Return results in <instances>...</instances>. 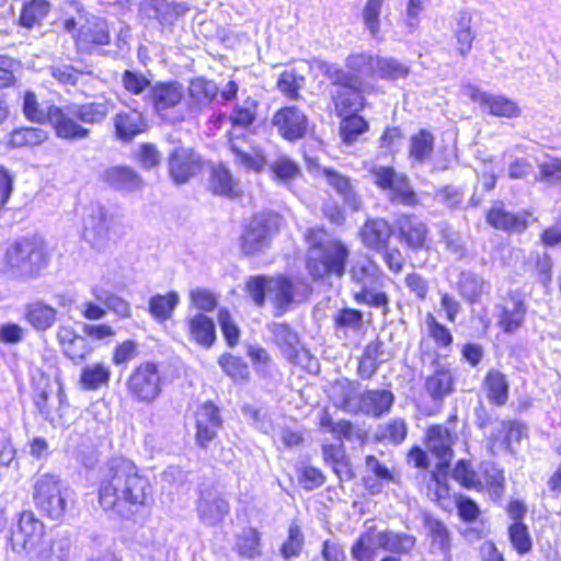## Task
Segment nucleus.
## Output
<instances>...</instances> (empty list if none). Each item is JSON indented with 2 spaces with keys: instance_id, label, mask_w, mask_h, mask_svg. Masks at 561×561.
<instances>
[{
  "instance_id": "61",
  "label": "nucleus",
  "mask_w": 561,
  "mask_h": 561,
  "mask_svg": "<svg viewBox=\"0 0 561 561\" xmlns=\"http://www.w3.org/2000/svg\"><path fill=\"white\" fill-rule=\"evenodd\" d=\"M238 553L248 559H254L262 554L261 534L257 529L249 527L243 529L237 541Z\"/></svg>"
},
{
  "instance_id": "39",
  "label": "nucleus",
  "mask_w": 561,
  "mask_h": 561,
  "mask_svg": "<svg viewBox=\"0 0 561 561\" xmlns=\"http://www.w3.org/2000/svg\"><path fill=\"white\" fill-rule=\"evenodd\" d=\"M383 353V342L379 339L370 341L358 358L356 374L362 380H370L376 375Z\"/></svg>"
},
{
  "instance_id": "16",
  "label": "nucleus",
  "mask_w": 561,
  "mask_h": 561,
  "mask_svg": "<svg viewBox=\"0 0 561 561\" xmlns=\"http://www.w3.org/2000/svg\"><path fill=\"white\" fill-rule=\"evenodd\" d=\"M222 426L220 409L215 402L208 400L199 404L194 412V439L197 447L207 451Z\"/></svg>"
},
{
  "instance_id": "6",
  "label": "nucleus",
  "mask_w": 561,
  "mask_h": 561,
  "mask_svg": "<svg viewBox=\"0 0 561 561\" xmlns=\"http://www.w3.org/2000/svg\"><path fill=\"white\" fill-rule=\"evenodd\" d=\"M244 289L259 308L265 306L267 291L275 309V316H282L288 311L296 296L294 279L285 274L251 276L245 282Z\"/></svg>"
},
{
  "instance_id": "36",
  "label": "nucleus",
  "mask_w": 561,
  "mask_h": 561,
  "mask_svg": "<svg viewBox=\"0 0 561 561\" xmlns=\"http://www.w3.org/2000/svg\"><path fill=\"white\" fill-rule=\"evenodd\" d=\"M48 138L49 133L41 127L22 126L10 131L7 144L11 149H30L43 145Z\"/></svg>"
},
{
  "instance_id": "29",
  "label": "nucleus",
  "mask_w": 561,
  "mask_h": 561,
  "mask_svg": "<svg viewBox=\"0 0 561 561\" xmlns=\"http://www.w3.org/2000/svg\"><path fill=\"white\" fill-rule=\"evenodd\" d=\"M188 340L203 348H210L217 340L214 320L203 312L185 319Z\"/></svg>"
},
{
  "instance_id": "12",
  "label": "nucleus",
  "mask_w": 561,
  "mask_h": 561,
  "mask_svg": "<svg viewBox=\"0 0 561 561\" xmlns=\"http://www.w3.org/2000/svg\"><path fill=\"white\" fill-rule=\"evenodd\" d=\"M375 56L366 51L351 53L344 60L345 70L335 64L321 61L319 69L325 77H336L358 87H367L366 78L375 75Z\"/></svg>"
},
{
  "instance_id": "33",
  "label": "nucleus",
  "mask_w": 561,
  "mask_h": 561,
  "mask_svg": "<svg viewBox=\"0 0 561 561\" xmlns=\"http://www.w3.org/2000/svg\"><path fill=\"white\" fill-rule=\"evenodd\" d=\"M259 108L260 102L252 96H247L242 103L234 104L228 116L231 128L236 130L253 128L259 118Z\"/></svg>"
},
{
  "instance_id": "50",
  "label": "nucleus",
  "mask_w": 561,
  "mask_h": 561,
  "mask_svg": "<svg viewBox=\"0 0 561 561\" xmlns=\"http://www.w3.org/2000/svg\"><path fill=\"white\" fill-rule=\"evenodd\" d=\"M179 304V295L169 291L165 295L156 294L149 299L148 310L158 322H164L171 318Z\"/></svg>"
},
{
  "instance_id": "60",
  "label": "nucleus",
  "mask_w": 561,
  "mask_h": 561,
  "mask_svg": "<svg viewBox=\"0 0 561 561\" xmlns=\"http://www.w3.org/2000/svg\"><path fill=\"white\" fill-rule=\"evenodd\" d=\"M353 300L358 305H366L371 308L380 309L383 316L388 314L390 311V299L387 293L378 290L370 291V289L366 286H362V288L353 294Z\"/></svg>"
},
{
  "instance_id": "21",
  "label": "nucleus",
  "mask_w": 561,
  "mask_h": 561,
  "mask_svg": "<svg viewBox=\"0 0 561 561\" xmlns=\"http://www.w3.org/2000/svg\"><path fill=\"white\" fill-rule=\"evenodd\" d=\"M527 301L519 290H510L499 306L497 325L507 334L518 331L525 323Z\"/></svg>"
},
{
  "instance_id": "17",
  "label": "nucleus",
  "mask_w": 561,
  "mask_h": 561,
  "mask_svg": "<svg viewBox=\"0 0 561 561\" xmlns=\"http://www.w3.org/2000/svg\"><path fill=\"white\" fill-rule=\"evenodd\" d=\"M335 89L330 92V101L337 116L350 112H362L367 106V87H358L336 77H327Z\"/></svg>"
},
{
  "instance_id": "49",
  "label": "nucleus",
  "mask_w": 561,
  "mask_h": 561,
  "mask_svg": "<svg viewBox=\"0 0 561 561\" xmlns=\"http://www.w3.org/2000/svg\"><path fill=\"white\" fill-rule=\"evenodd\" d=\"M218 365L233 382L243 383L250 380V367L241 356L224 353L218 357Z\"/></svg>"
},
{
  "instance_id": "1",
  "label": "nucleus",
  "mask_w": 561,
  "mask_h": 561,
  "mask_svg": "<svg viewBox=\"0 0 561 561\" xmlns=\"http://www.w3.org/2000/svg\"><path fill=\"white\" fill-rule=\"evenodd\" d=\"M96 502L104 513L126 517L152 504L153 484L135 461L113 457L99 468Z\"/></svg>"
},
{
  "instance_id": "31",
  "label": "nucleus",
  "mask_w": 561,
  "mask_h": 561,
  "mask_svg": "<svg viewBox=\"0 0 561 561\" xmlns=\"http://www.w3.org/2000/svg\"><path fill=\"white\" fill-rule=\"evenodd\" d=\"M318 425L320 428L329 431L337 440H357L360 444H365L368 440L367 431L356 427L347 419L334 422L328 410H324L320 415Z\"/></svg>"
},
{
  "instance_id": "9",
  "label": "nucleus",
  "mask_w": 561,
  "mask_h": 561,
  "mask_svg": "<svg viewBox=\"0 0 561 561\" xmlns=\"http://www.w3.org/2000/svg\"><path fill=\"white\" fill-rule=\"evenodd\" d=\"M165 383L161 365L144 360L134 366L126 379V391L130 399L141 404H152L163 392Z\"/></svg>"
},
{
  "instance_id": "58",
  "label": "nucleus",
  "mask_w": 561,
  "mask_h": 561,
  "mask_svg": "<svg viewBox=\"0 0 561 561\" xmlns=\"http://www.w3.org/2000/svg\"><path fill=\"white\" fill-rule=\"evenodd\" d=\"M428 336L434 344L442 350H450L454 344V335L449 328L440 323L436 317L428 312L425 317Z\"/></svg>"
},
{
  "instance_id": "13",
  "label": "nucleus",
  "mask_w": 561,
  "mask_h": 561,
  "mask_svg": "<svg viewBox=\"0 0 561 561\" xmlns=\"http://www.w3.org/2000/svg\"><path fill=\"white\" fill-rule=\"evenodd\" d=\"M72 42L77 54H99L112 43L111 24L106 19L100 16L88 19L73 33Z\"/></svg>"
},
{
  "instance_id": "15",
  "label": "nucleus",
  "mask_w": 561,
  "mask_h": 561,
  "mask_svg": "<svg viewBox=\"0 0 561 561\" xmlns=\"http://www.w3.org/2000/svg\"><path fill=\"white\" fill-rule=\"evenodd\" d=\"M485 221L494 230L503 231L507 234H520L530 225L538 222V218L530 210L510 211L504 202L497 199L485 211Z\"/></svg>"
},
{
  "instance_id": "57",
  "label": "nucleus",
  "mask_w": 561,
  "mask_h": 561,
  "mask_svg": "<svg viewBox=\"0 0 561 561\" xmlns=\"http://www.w3.org/2000/svg\"><path fill=\"white\" fill-rule=\"evenodd\" d=\"M375 72L383 80L394 81L410 73V68L394 58L375 57Z\"/></svg>"
},
{
  "instance_id": "56",
  "label": "nucleus",
  "mask_w": 561,
  "mask_h": 561,
  "mask_svg": "<svg viewBox=\"0 0 561 561\" xmlns=\"http://www.w3.org/2000/svg\"><path fill=\"white\" fill-rule=\"evenodd\" d=\"M53 79L64 87H76L84 76L93 77L91 70L78 69L70 64L54 65L49 69Z\"/></svg>"
},
{
  "instance_id": "46",
  "label": "nucleus",
  "mask_w": 561,
  "mask_h": 561,
  "mask_svg": "<svg viewBox=\"0 0 561 561\" xmlns=\"http://www.w3.org/2000/svg\"><path fill=\"white\" fill-rule=\"evenodd\" d=\"M363 401L366 404L367 413L378 419L390 412L394 403V396L387 389L367 390L363 393Z\"/></svg>"
},
{
  "instance_id": "48",
  "label": "nucleus",
  "mask_w": 561,
  "mask_h": 561,
  "mask_svg": "<svg viewBox=\"0 0 561 561\" xmlns=\"http://www.w3.org/2000/svg\"><path fill=\"white\" fill-rule=\"evenodd\" d=\"M350 278L357 285H364L368 280H375L382 276V270L368 254L352 263L348 270Z\"/></svg>"
},
{
  "instance_id": "62",
  "label": "nucleus",
  "mask_w": 561,
  "mask_h": 561,
  "mask_svg": "<svg viewBox=\"0 0 561 561\" xmlns=\"http://www.w3.org/2000/svg\"><path fill=\"white\" fill-rule=\"evenodd\" d=\"M501 427V440L506 450L512 451L514 444H519L527 437V426L518 420H503Z\"/></svg>"
},
{
  "instance_id": "63",
  "label": "nucleus",
  "mask_w": 561,
  "mask_h": 561,
  "mask_svg": "<svg viewBox=\"0 0 561 561\" xmlns=\"http://www.w3.org/2000/svg\"><path fill=\"white\" fill-rule=\"evenodd\" d=\"M304 534L297 523H291L288 527V534L285 541L282 543L279 551L285 560L297 558L304 547Z\"/></svg>"
},
{
  "instance_id": "22",
  "label": "nucleus",
  "mask_w": 561,
  "mask_h": 561,
  "mask_svg": "<svg viewBox=\"0 0 561 561\" xmlns=\"http://www.w3.org/2000/svg\"><path fill=\"white\" fill-rule=\"evenodd\" d=\"M112 124L115 139L122 142H131L149 128L147 116L137 107L118 111L112 117Z\"/></svg>"
},
{
  "instance_id": "54",
  "label": "nucleus",
  "mask_w": 561,
  "mask_h": 561,
  "mask_svg": "<svg viewBox=\"0 0 561 561\" xmlns=\"http://www.w3.org/2000/svg\"><path fill=\"white\" fill-rule=\"evenodd\" d=\"M333 325L337 332L343 334H346L348 331H362L364 328V314L358 309L344 307L334 314Z\"/></svg>"
},
{
  "instance_id": "4",
  "label": "nucleus",
  "mask_w": 561,
  "mask_h": 561,
  "mask_svg": "<svg viewBox=\"0 0 561 561\" xmlns=\"http://www.w3.org/2000/svg\"><path fill=\"white\" fill-rule=\"evenodd\" d=\"M48 263L49 254L44 241L36 236H27L5 245L0 259V271L11 277L34 278Z\"/></svg>"
},
{
  "instance_id": "45",
  "label": "nucleus",
  "mask_w": 561,
  "mask_h": 561,
  "mask_svg": "<svg viewBox=\"0 0 561 561\" xmlns=\"http://www.w3.org/2000/svg\"><path fill=\"white\" fill-rule=\"evenodd\" d=\"M218 92L216 83L203 77L191 80L188 85L191 102L199 110L210 105L216 100Z\"/></svg>"
},
{
  "instance_id": "64",
  "label": "nucleus",
  "mask_w": 561,
  "mask_h": 561,
  "mask_svg": "<svg viewBox=\"0 0 561 561\" xmlns=\"http://www.w3.org/2000/svg\"><path fill=\"white\" fill-rule=\"evenodd\" d=\"M217 321L226 344L231 348L237 346L240 342L241 331L233 320L231 312L227 308L219 309Z\"/></svg>"
},
{
  "instance_id": "23",
  "label": "nucleus",
  "mask_w": 561,
  "mask_h": 561,
  "mask_svg": "<svg viewBox=\"0 0 561 561\" xmlns=\"http://www.w3.org/2000/svg\"><path fill=\"white\" fill-rule=\"evenodd\" d=\"M183 84L175 80L157 81L148 92V100L152 111L163 116L169 111L178 107L184 101Z\"/></svg>"
},
{
  "instance_id": "51",
  "label": "nucleus",
  "mask_w": 561,
  "mask_h": 561,
  "mask_svg": "<svg viewBox=\"0 0 561 561\" xmlns=\"http://www.w3.org/2000/svg\"><path fill=\"white\" fill-rule=\"evenodd\" d=\"M507 538L518 556H526L533 551L534 540L526 523H511L507 527Z\"/></svg>"
},
{
  "instance_id": "53",
  "label": "nucleus",
  "mask_w": 561,
  "mask_h": 561,
  "mask_svg": "<svg viewBox=\"0 0 561 561\" xmlns=\"http://www.w3.org/2000/svg\"><path fill=\"white\" fill-rule=\"evenodd\" d=\"M270 171L272 179L283 184H288L301 175L299 163L287 156L277 157L270 164Z\"/></svg>"
},
{
  "instance_id": "30",
  "label": "nucleus",
  "mask_w": 561,
  "mask_h": 561,
  "mask_svg": "<svg viewBox=\"0 0 561 561\" xmlns=\"http://www.w3.org/2000/svg\"><path fill=\"white\" fill-rule=\"evenodd\" d=\"M481 388L491 405L501 408L510 400V381L507 376L497 368H489L481 381Z\"/></svg>"
},
{
  "instance_id": "28",
  "label": "nucleus",
  "mask_w": 561,
  "mask_h": 561,
  "mask_svg": "<svg viewBox=\"0 0 561 561\" xmlns=\"http://www.w3.org/2000/svg\"><path fill=\"white\" fill-rule=\"evenodd\" d=\"M100 182L107 188L133 192L142 187L140 175L128 165H112L100 174Z\"/></svg>"
},
{
  "instance_id": "26",
  "label": "nucleus",
  "mask_w": 561,
  "mask_h": 561,
  "mask_svg": "<svg viewBox=\"0 0 561 561\" xmlns=\"http://www.w3.org/2000/svg\"><path fill=\"white\" fill-rule=\"evenodd\" d=\"M321 455L324 465L332 470L340 481H351L355 479L356 472L343 440H339L337 443H323L321 445Z\"/></svg>"
},
{
  "instance_id": "34",
  "label": "nucleus",
  "mask_w": 561,
  "mask_h": 561,
  "mask_svg": "<svg viewBox=\"0 0 561 561\" xmlns=\"http://www.w3.org/2000/svg\"><path fill=\"white\" fill-rule=\"evenodd\" d=\"M320 173L325 179L327 183L352 207V209H359L360 198L355 192L348 176L332 168H323Z\"/></svg>"
},
{
  "instance_id": "19",
  "label": "nucleus",
  "mask_w": 561,
  "mask_h": 561,
  "mask_svg": "<svg viewBox=\"0 0 561 561\" xmlns=\"http://www.w3.org/2000/svg\"><path fill=\"white\" fill-rule=\"evenodd\" d=\"M56 340L62 355L73 364L85 362L95 350L87 335L80 334L70 323H64L57 328Z\"/></svg>"
},
{
  "instance_id": "7",
  "label": "nucleus",
  "mask_w": 561,
  "mask_h": 561,
  "mask_svg": "<svg viewBox=\"0 0 561 561\" xmlns=\"http://www.w3.org/2000/svg\"><path fill=\"white\" fill-rule=\"evenodd\" d=\"M32 499L45 518L61 522L66 516V488L58 474L46 472L37 476L32 484Z\"/></svg>"
},
{
  "instance_id": "32",
  "label": "nucleus",
  "mask_w": 561,
  "mask_h": 561,
  "mask_svg": "<svg viewBox=\"0 0 561 561\" xmlns=\"http://www.w3.org/2000/svg\"><path fill=\"white\" fill-rule=\"evenodd\" d=\"M208 190L211 194L229 199L242 196L243 191L231 172L222 164L211 168L208 179Z\"/></svg>"
},
{
  "instance_id": "5",
  "label": "nucleus",
  "mask_w": 561,
  "mask_h": 561,
  "mask_svg": "<svg viewBox=\"0 0 561 561\" xmlns=\"http://www.w3.org/2000/svg\"><path fill=\"white\" fill-rule=\"evenodd\" d=\"M394 234L392 225L385 217H367L359 227L357 236L363 247L380 253L382 262L392 274H400L405 266V256L398 247H391Z\"/></svg>"
},
{
  "instance_id": "3",
  "label": "nucleus",
  "mask_w": 561,
  "mask_h": 561,
  "mask_svg": "<svg viewBox=\"0 0 561 561\" xmlns=\"http://www.w3.org/2000/svg\"><path fill=\"white\" fill-rule=\"evenodd\" d=\"M325 234L323 227L308 228L304 240L308 244L306 270L313 280H323L331 276L341 278L346 273L351 251L345 242L331 239L323 242Z\"/></svg>"
},
{
  "instance_id": "35",
  "label": "nucleus",
  "mask_w": 561,
  "mask_h": 561,
  "mask_svg": "<svg viewBox=\"0 0 561 561\" xmlns=\"http://www.w3.org/2000/svg\"><path fill=\"white\" fill-rule=\"evenodd\" d=\"M455 48L461 57H467L472 49L476 34L472 30V14L468 11H460L455 20L453 28Z\"/></svg>"
},
{
  "instance_id": "52",
  "label": "nucleus",
  "mask_w": 561,
  "mask_h": 561,
  "mask_svg": "<svg viewBox=\"0 0 561 561\" xmlns=\"http://www.w3.org/2000/svg\"><path fill=\"white\" fill-rule=\"evenodd\" d=\"M450 476L462 489L474 491L481 489L478 472L469 459H458L451 469Z\"/></svg>"
},
{
  "instance_id": "2",
  "label": "nucleus",
  "mask_w": 561,
  "mask_h": 561,
  "mask_svg": "<svg viewBox=\"0 0 561 561\" xmlns=\"http://www.w3.org/2000/svg\"><path fill=\"white\" fill-rule=\"evenodd\" d=\"M113 107L111 100H104L67 105L50 104L44 113L36 94L27 90L23 94L22 112L30 122L48 123L57 138L77 141L91 136V129L85 125L102 124Z\"/></svg>"
},
{
  "instance_id": "27",
  "label": "nucleus",
  "mask_w": 561,
  "mask_h": 561,
  "mask_svg": "<svg viewBox=\"0 0 561 561\" xmlns=\"http://www.w3.org/2000/svg\"><path fill=\"white\" fill-rule=\"evenodd\" d=\"M423 443L428 451L439 460L440 466L447 468L454 456L451 432L443 424H432L425 431Z\"/></svg>"
},
{
  "instance_id": "8",
  "label": "nucleus",
  "mask_w": 561,
  "mask_h": 561,
  "mask_svg": "<svg viewBox=\"0 0 561 561\" xmlns=\"http://www.w3.org/2000/svg\"><path fill=\"white\" fill-rule=\"evenodd\" d=\"M280 231V217L274 213H257L242 224L239 248L243 255L254 256L271 248Z\"/></svg>"
},
{
  "instance_id": "38",
  "label": "nucleus",
  "mask_w": 561,
  "mask_h": 561,
  "mask_svg": "<svg viewBox=\"0 0 561 561\" xmlns=\"http://www.w3.org/2000/svg\"><path fill=\"white\" fill-rule=\"evenodd\" d=\"M112 377L111 368L103 362L84 366L79 376V385L83 390L95 391L107 387Z\"/></svg>"
},
{
  "instance_id": "55",
  "label": "nucleus",
  "mask_w": 561,
  "mask_h": 561,
  "mask_svg": "<svg viewBox=\"0 0 561 561\" xmlns=\"http://www.w3.org/2000/svg\"><path fill=\"white\" fill-rule=\"evenodd\" d=\"M304 82L302 75H298L295 70H284L276 80V88L286 99L297 101L301 99L300 90Z\"/></svg>"
},
{
  "instance_id": "18",
  "label": "nucleus",
  "mask_w": 561,
  "mask_h": 561,
  "mask_svg": "<svg viewBox=\"0 0 561 561\" xmlns=\"http://www.w3.org/2000/svg\"><path fill=\"white\" fill-rule=\"evenodd\" d=\"M272 125L284 140L294 142L308 134L309 119L298 106L284 105L274 112Z\"/></svg>"
},
{
  "instance_id": "25",
  "label": "nucleus",
  "mask_w": 561,
  "mask_h": 561,
  "mask_svg": "<svg viewBox=\"0 0 561 561\" xmlns=\"http://www.w3.org/2000/svg\"><path fill=\"white\" fill-rule=\"evenodd\" d=\"M470 100L495 117L517 118L522 115L519 104L502 94H491L473 88L470 92Z\"/></svg>"
},
{
  "instance_id": "41",
  "label": "nucleus",
  "mask_w": 561,
  "mask_h": 561,
  "mask_svg": "<svg viewBox=\"0 0 561 561\" xmlns=\"http://www.w3.org/2000/svg\"><path fill=\"white\" fill-rule=\"evenodd\" d=\"M340 117L339 136L345 145H353L369 130V122L359 112H350Z\"/></svg>"
},
{
  "instance_id": "37",
  "label": "nucleus",
  "mask_w": 561,
  "mask_h": 561,
  "mask_svg": "<svg viewBox=\"0 0 561 561\" xmlns=\"http://www.w3.org/2000/svg\"><path fill=\"white\" fill-rule=\"evenodd\" d=\"M51 8L49 0H26L21 5L18 23L23 28L32 30L43 23Z\"/></svg>"
},
{
  "instance_id": "47",
  "label": "nucleus",
  "mask_w": 561,
  "mask_h": 561,
  "mask_svg": "<svg viewBox=\"0 0 561 561\" xmlns=\"http://www.w3.org/2000/svg\"><path fill=\"white\" fill-rule=\"evenodd\" d=\"M274 343L285 356L295 360L298 357L297 345L299 343L298 334L291 329L288 323H277L271 329Z\"/></svg>"
},
{
  "instance_id": "24",
  "label": "nucleus",
  "mask_w": 561,
  "mask_h": 561,
  "mask_svg": "<svg viewBox=\"0 0 561 561\" xmlns=\"http://www.w3.org/2000/svg\"><path fill=\"white\" fill-rule=\"evenodd\" d=\"M457 378L449 366L435 367L424 379L423 389L434 403L443 401L456 391Z\"/></svg>"
},
{
  "instance_id": "10",
  "label": "nucleus",
  "mask_w": 561,
  "mask_h": 561,
  "mask_svg": "<svg viewBox=\"0 0 561 561\" xmlns=\"http://www.w3.org/2000/svg\"><path fill=\"white\" fill-rule=\"evenodd\" d=\"M369 173L375 186L386 193L392 205L410 208L421 205V197L408 174L397 171L392 165L373 167Z\"/></svg>"
},
{
  "instance_id": "59",
  "label": "nucleus",
  "mask_w": 561,
  "mask_h": 561,
  "mask_svg": "<svg viewBox=\"0 0 561 561\" xmlns=\"http://www.w3.org/2000/svg\"><path fill=\"white\" fill-rule=\"evenodd\" d=\"M332 398L337 400L339 408L348 410L356 399L357 387L348 378H337L331 383Z\"/></svg>"
},
{
  "instance_id": "44",
  "label": "nucleus",
  "mask_w": 561,
  "mask_h": 561,
  "mask_svg": "<svg viewBox=\"0 0 561 561\" xmlns=\"http://www.w3.org/2000/svg\"><path fill=\"white\" fill-rule=\"evenodd\" d=\"M379 548L396 554H410L415 546V537L409 534L380 531L377 535Z\"/></svg>"
},
{
  "instance_id": "43",
  "label": "nucleus",
  "mask_w": 561,
  "mask_h": 561,
  "mask_svg": "<svg viewBox=\"0 0 561 561\" xmlns=\"http://www.w3.org/2000/svg\"><path fill=\"white\" fill-rule=\"evenodd\" d=\"M480 473L481 489L479 492L488 491L494 500L501 499L506 488L504 470L494 462H486L481 466Z\"/></svg>"
},
{
  "instance_id": "14",
  "label": "nucleus",
  "mask_w": 561,
  "mask_h": 561,
  "mask_svg": "<svg viewBox=\"0 0 561 561\" xmlns=\"http://www.w3.org/2000/svg\"><path fill=\"white\" fill-rule=\"evenodd\" d=\"M394 233L398 241L411 252L428 251L431 248V230L415 214L401 213L394 220Z\"/></svg>"
},
{
  "instance_id": "40",
  "label": "nucleus",
  "mask_w": 561,
  "mask_h": 561,
  "mask_svg": "<svg viewBox=\"0 0 561 561\" xmlns=\"http://www.w3.org/2000/svg\"><path fill=\"white\" fill-rule=\"evenodd\" d=\"M434 148V134L426 128H421L410 136L408 150L409 159L417 163L428 161L433 157Z\"/></svg>"
},
{
  "instance_id": "20",
  "label": "nucleus",
  "mask_w": 561,
  "mask_h": 561,
  "mask_svg": "<svg viewBox=\"0 0 561 561\" xmlns=\"http://www.w3.org/2000/svg\"><path fill=\"white\" fill-rule=\"evenodd\" d=\"M203 167V159L192 148L178 147L168 156V173L178 185L187 183L201 173Z\"/></svg>"
},
{
  "instance_id": "42",
  "label": "nucleus",
  "mask_w": 561,
  "mask_h": 561,
  "mask_svg": "<svg viewBox=\"0 0 561 561\" xmlns=\"http://www.w3.org/2000/svg\"><path fill=\"white\" fill-rule=\"evenodd\" d=\"M24 319L34 330L44 332L56 322L57 310L43 301L31 302L25 307Z\"/></svg>"
},
{
  "instance_id": "11",
  "label": "nucleus",
  "mask_w": 561,
  "mask_h": 561,
  "mask_svg": "<svg viewBox=\"0 0 561 561\" xmlns=\"http://www.w3.org/2000/svg\"><path fill=\"white\" fill-rule=\"evenodd\" d=\"M45 537L44 522L32 510H23L10 528L8 541L13 551L28 554L44 547Z\"/></svg>"
}]
</instances>
